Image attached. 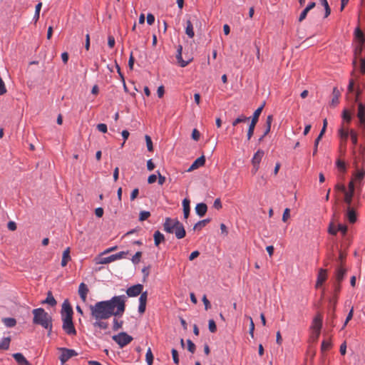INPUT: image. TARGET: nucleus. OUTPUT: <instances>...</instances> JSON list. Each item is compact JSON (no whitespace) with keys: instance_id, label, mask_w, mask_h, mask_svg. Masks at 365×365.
<instances>
[{"instance_id":"1","label":"nucleus","mask_w":365,"mask_h":365,"mask_svg":"<svg viewBox=\"0 0 365 365\" xmlns=\"http://www.w3.org/2000/svg\"><path fill=\"white\" fill-rule=\"evenodd\" d=\"M126 296L120 295L110 300L101 301L90 306L91 315L96 320L107 319L111 316L121 317L125 309Z\"/></svg>"},{"instance_id":"2","label":"nucleus","mask_w":365,"mask_h":365,"mask_svg":"<svg viewBox=\"0 0 365 365\" xmlns=\"http://www.w3.org/2000/svg\"><path fill=\"white\" fill-rule=\"evenodd\" d=\"M73 309L71 305L64 302L62 305L61 317L63 320V329L67 334L74 335L76 334L73 323Z\"/></svg>"},{"instance_id":"3","label":"nucleus","mask_w":365,"mask_h":365,"mask_svg":"<svg viewBox=\"0 0 365 365\" xmlns=\"http://www.w3.org/2000/svg\"><path fill=\"white\" fill-rule=\"evenodd\" d=\"M34 315L33 323L34 324L41 325L49 331L52 329V318L42 308L34 309L32 311Z\"/></svg>"},{"instance_id":"4","label":"nucleus","mask_w":365,"mask_h":365,"mask_svg":"<svg viewBox=\"0 0 365 365\" xmlns=\"http://www.w3.org/2000/svg\"><path fill=\"white\" fill-rule=\"evenodd\" d=\"M354 164L356 171L353 173L351 180L356 182L357 191L360 192L364 185L363 180L365 176V170L363 168H359L358 163L355 162Z\"/></svg>"},{"instance_id":"5","label":"nucleus","mask_w":365,"mask_h":365,"mask_svg":"<svg viewBox=\"0 0 365 365\" xmlns=\"http://www.w3.org/2000/svg\"><path fill=\"white\" fill-rule=\"evenodd\" d=\"M112 339L120 348H123L133 341V337L126 332H120L118 334L113 335Z\"/></svg>"},{"instance_id":"6","label":"nucleus","mask_w":365,"mask_h":365,"mask_svg":"<svg viewBox=\"0 0 365 365\" xmlns=\"http://www.w3.org/2000/svg\"><path fill=\"white\" fill-rule=\"evenodd\" d=\"M128 255H129V251H125V252L122 251L118 253L111 255L108 257H101L100 259V261L98 263L103 264H108L112 262H114V261L123 259V258H125Z\"/></svg>"},{"instance_id":"7","label":"nucleus","mask_w":365,"mask_h":365,"mask_svg":"<svg viewBox=\"0 0 365 365\" xmlns=\"http://www.w3.org/2000/svg\"><path fill=\"white\" fill-rule=\"evenodd\" d=\"M322 327V316L319 314L313 319L311 329L316 333V338H319Z\"/></svg>"},{"instance_id":"8","label":"nucleus","mask_w":365,"mask_h":365,"mask_svg":"<svg viewBox=\"0 0 365 365\" xmlns=\"http://www.w3.org/2000/svg\"><path fill=\"white\" fill-rule=\"evenodd\" d=\"M180 221L177 218L166 217L163 224L164 230L168 233H173L174 229L179 225Z\"/></svg>"},{"instance_id":"9","label":"nucleus","mask_w":365,"mask_h":365,"mask_svg":"<svg viewBox=\"0 0 365 365\" xmlns=\"http://www.w3.org/2000/svg\"><path fill=\"white\" fill-rule=\"evenodd\" d=\"M61 354L60 356V361L62 364H64L71 357L76 356L78 354L73 349H69L66 348H61Z\"/></svg>"},{"instance_id":"10","label":"nucleus","mask_w":365,"mask_h":365,"mask_svg":"<svg viewBox=\"0 0 365 365\" xmlns=\"http://www.w3.org/2000/svg\"><path fill=\"white\" fill-rule=\"evenodd\" d=\"M143 286L138 284L129 287L126 290L127 295L130 297H137L143 292Z\"/></svg>"},{"instance_id":"11","label":"nucleus","mask_w":365,"mask_h":365,"mask_svg":"<svg viewBox=\"0 0 365 365\" xmlns=\"http://www.w3.org/2000/svg\"><path fill=\"white\" fill-rule=\"evenodd\" d=\"M147 299H148L147 292H142L140 294V296L139 298V307H138V312L140 314H143L145 311Z\"/></svg>"},{"instance_id":"12","label":"nucleus","mask_w":365,"mask_h":365,"mask_svg":"<svg viewBox=\"0 0 365 365\" xmlns=\"http://www.w3.org/2000/svg\"><path fill=\"white\" fill-rule=\"evenodd\" d=\"M327 269H320L318 273L317 279L316 282V287L319 288L321 287L323 283L327 280Z\"/></svg>"},{"instance_id":"13","label":"nucleus","mask_w":365,"mask_h":365,"mask_svg":"<svg viewBox=\"0 0 365 365\" xmlns=\"http://www.w3.org/2000/svg\"><path fill=\"white\" fill-rule=\"evenodd\" d=\"M205 163V158L204 155H202L197 158L188 168L187 171L191 172L195 169H197L200 167H202Z\"/></svg>"},{"instance_id":"14","label":"nucleus","mask_w":365,"mask_h":365,"mask_svg":"<svg viewBox=\"0 0 365 365\" xmlns=\"http://www.w3.org/2000/svg\"><path fill=\"white\" fill-rule=\"evenodd\" d=\"M182 46L179 45L178 47V51H177L178 53L176 55V58L178 60V63L180 64V66L181 67H185L192 61V59L190 58L187 61H184L182 58Z\"/></svg>"},{"instance_id":"15","label":"nucleus","mask_w":365,"mask_h":365,"mask_svg":"<svg viewBox=\"0 0 365 365\" xmlns=\"http://www.w3.org/2000/svg\"><path fill=\"white\" fill-rule=\"evenodd\" d=\"M182 46L179 45L178 47V51H177L178 53L176 55V58L178 60V63L180 64V66L181 67H185L192 61V59L190 58L187 61H184L182 58Z\"/></svg>"},{"instance_id":"16","label":"nucleus","mask_w":365,"mask_h":365,"mask_svg":"<svg viewBox=\"0 0 365 365\" xmlns=\"http://www.w3.org/2000/svg\"><path fill=\"white\" fill-rule=\"evenodd\" d=\"M88 291H89L88 288L85 283L82 282L80 284L79 287H78V294H79L81 299H82V301L83 302H85L86 301L87 294L88 293Z\"/></svg>"},{"instance_id":"17","label":"nucleus","mask_w":365,"mask_h":365,"mask_svg":"<svg viewBox=\"0 0 365 365\" xmlns=\"http://www.w3.org/2000/svg\"><path fill=\"white\" fill-rule=\"evenodd\" d=\"M264 150H261V149H259L253 155L252 158V165H255L256 166L257 165H259L260 164V162L262 159V158L264 157Z\"/></svg>"},{"instance_id":"18","label":"nucleus","mask_w":365,"mask_h":365,"mask_svg":"<svg viewBox=\"0 0 365 365\" xmlns=\"http://www.w3.org/2000/svg\"><path fill=\"white\" fill-rule=\"evenodd\" d=\"M175 235V237L178 239H182L185 236V228L181 222H179V225L175 227L174 229V232Z\"/></svg>"},{"instance_id":"19","label":"nucleus","mask_w":365,"mask_h":365,"mask_svg":"<svg viewBox=\"0 0 365 365\" xmlns=\"http://www.w3.org/2000/svg\"><path fill=\"white\" fill-rule=\"evenodd\" d=\"M13 357L19 365H31L21 353L14 354Z\"/></svg>"},{"instance_id":"20","label":"nucleus","mask_w":365,"mask_h":365,"mask_svg":"<svg viewBox=\"0 0 365 365\" xmlns=\"http://www.w3.org/2000/svg\"><path fill=\"white\" fill-rule=\"evenodd\" d=\"M207 207L205 203H198L195 207V212L200 217H203L207 212Z\"/></svg>"},{"instance_id":"21","label":"nucleus","mask_w":365,"mask_h":365,"mask_svg":"<svg viewBox=\"0 0 365 365\" xmlns=\"http://www.w3.org/2000/svg\"><path fill=\"white\" fill-rule=\"evenodd\" d=\"M363 45H364V43L360 42L359 46L358 47H356L354 50V58L352 62L354 67H356V59L359 58V60L360 61V58H361V57H360V56L363 51Z\"/></svg>"},{"instance_id":"22","label":"nucleus","mask_w":365,"mask_h":365,"mask_svg":"<svg viewBox=\"0 0 365 365\" xmlns=\"http://www.w3.org/2000/svg\"><path fill=\"white\" fill-rule=\"evenodd\" d=\"M346 272V269H344L342 266L337 268L336 274V282L338 283H341L344 278Z\"/></svg>"},{"instance_id":"23","label":"nucleus","mask_w":365,"mask_h":365,"mask_svg":"<svg viewBox=\"0 0 365 365\" xmlns=\"http://www.w3.org/2000/svg\"><path fill=\"white\" fill-rule=\"evenodd\" d=\"M154 238V244L155 246H159L161 242L165 241V236L160 231L157 230L154 232L153 235Z\"/></svg>"},{"instance_id":"24","label":"nucleus","mask_w":365,"mask_h":365,"mask_svg":"<svg viewBox=\"0 0 365 365\" xmlns=\"http://www.w3.org/2000/svg\"><path fill=\"white\" fill-rule=\"evenodd\" d=\"M340 91L336 87H334L332 92L331 105L336 106L339 103Z\"/></svg>"},{"instance_id":"25","label":"nucleus","mask_w":365,"mask_h":365,"mask_svg":"<svg viewBox=\"0 0 365 365\" xmlns=\"http://www.w3.org/2000/svg\"><path fill=\"white\" fill-rule=\"evenodd\" d=\"M71 259L70 256V248L67 247L63 252L62 259H61V266L65 267L68 264V262Z\"/></svg>"},{"instance_id":"26","label":"nucleus","mask_w":365,"mask_h":365,"mask_svg":"<svg viewBox=\"0 0 365 365\" xmlns=\"http://www.w3.org/2000/svg\"><path fill=\"white\" fill-rule=\"evenodd\" d=\"M190 200L187 198H185L182 200L183 215H184L185 219H187L190 215Z\"/></svg>"},{"instance_id":"27","label":"nucleus","mask_w":365,"mask_h":365,"mask_svg":"<svg viewBox=\"0 0 365 365\" xmlns=\"http://www.w3.org/2000/svg\"><path fill=\"white\" fill-rule=\"evenodd\" d=\"M347 218L351 223H354L356 221V215L355 211L351 207H347Z\"/></svg>"},{"instance_id":"28","label":"nucleus","mask_w":365,"mask_h":365,"mask_svg":"<svg viewBox=\"0 0 365 365\" xmlns=\"http://www.w3.org/2000/svg\"><path fill=\"white\" fill-rule=\"evenodd\" d=\"M354 195V193L347 192V190L344 192V201L347 205V207H351Z\"/></svg>"},{"instance_id":"29","label":"nucleus","mask_w":365,"mask_h":365,"mask_svg":"<svg viewBox=\"0 0 365 365\" xmlns=\"http://www.w3.org/2000/svg\"><path fill=\"white\" fill-rule=\"evenodd\" d=\"M186 24H187V26H186V28H185V34L190 38H192L195 36V33H194V31H193L192 24V22L190 20H187Z\"/></svg>"},{"instance_id":"30","label":"nucleus","mask_w":365,"mask_h":365,"mask_svg":"<svg viewBox=\"0 0 365 365\" xmlns=\"http://www.w3.org/2000/svg\"><path fill=\"white\" fill-rule=\"evenodd\" d=\"M210 222V219H205L197 222L193 227L194 230H201L207 223Z\"/></svg>"},{"instance_id":"31","label":"nucleus","mask_w":365,"mask_h":365,"mask_svg":"<svg viewBox=\"0 0 365 365\" xmlns=\"http://www.w3.org/2000/svg\"><path fill=\"white\" fill-rule=\"evenodd\" d=\"M264 108V104L262 105L260 107H259L253 113L251 123H256L258 122L259 117L262 111V109Z\"/></svg>"},{"instance_id":"32","label":"nucleus","mask_w":365,"mask_h":365,"mask_svg":"<svg viewBox=\"0 0 365 365\" xmlns=\"http://www.w3.org/2000/svg\"><path fill=\"white\" fill-rule=\"evenodd\" d=\"M43 303L48 304L52 307L55 306L56 304V301L54 299L53 296L52 295L51 292H48L47 293V297L46 299L43 302Z\"/></svg>"},{"instance_id":"33","label":"nucleus","mask_w":365,"mask_h":365,"mask_svg":"<svg viewBox=\"0 0 365 365\" xmlns=\"http://www.w3.org/2000/svg\"><path fill=\"white\" fill-rule=\"evenodd\" d=\"M2 321L4 325L7 327H14L16 324V321L14 318H4Z\"/></svg>"},{"instance_id":"34","label":"nucleus","mask_w":365,"mask_h":365,"mask_svg":"<svg viewBox=\"0 0 365 365\" xmlns=\"http://www.w3.org/2000/svg\"><path fill=\"white\" fill-rule=\"evenodd\" d=\"M11 339L10 337L4 338L0 342V350H6L9 347Z\"/></svg>"},{"instance_id":"35","label":"nucleus","mask_w":365,"mask_h":365,"mask_svg":"<svg viewBox=\"0 0 365 365\" xmlns=\"http://www.w3.org/2000/svg\"><path fill=\"white\" fill-rule=\"evenodd\" d=\"M342 118L344 120L346 121L348 123H349L351 120V113L348 109H344L342 112Z\"/></svg>"},{"instance_id":"36","label":"nucleus","mask_w":365,"mask_h":365,"mask_svg":"<svg viewBox=\"0 0 365 365\" xmlns=\"http://www.w3.org/2000/svg\"><path fill=\"white\" fill-rule=\"evenodd\" d=\"M248 120L249 118H247L244 115H241L232 122V125L236 126L237 124L240 123H246Z\"/></svg>"},{"instance_id":"37","label":"nucleus","mask_w":365,"mask_h":365,"mask_svg":"<svg viewBox=\"0 0 365 365\" xmlns=\"http://www.w3.org/2000/svg\"><path fill=\"white\" fill-rule=\"evenodd\" d=\"M145 359L147 361L148 365H152L153 362V354L152 353V351L150 348H149L147 350L146 354H145Z\"/></svg>"},{"instance_id":"38","label":"nucleus","mask_w":365,"mask_h":365,"mask_svg":"<svg viewBox=\"0 0 365 365\" xmlns=\"http://www.w3.org/2000/svg\"><path fill=\"white\" fill-rule=\"evenodd\" d=\"M93 326L95 327H99L102 329H107L108 327V324L101 320H96V322L93 323Z\"/></svg>"},{"instance_id":"39","label":"nucleus","mask_w":365,"mask_h":365,"mask_svg":"<svg viewBox=\"0 0 365 365\" xmlns=\"http://www.w3.org/2000/svg\"><path fill=\"white\" fill-rule=\"evenodd\" d=\"M41 7H42V3L41 2H39L36 6L35 14H34V19L35 22H36L38 20V19H39L40 11H41Z\"/></svg>"},{"instance_id":"40","label":"nucleus","mask_w":365,"mask_h":365,"mask_svg":"<svg viewBox=\"0 0 365 365\" xmlns=\"http://www.w3.org/2000/svg\"><path fill=\"white\" fill-rule=\"evenodd\" d=\"M145 139L148 150L150 152H153V142H152L151 138L149 135H145Z\"/></svg>"},{"instance_id":"41","label":"nucleus","mask_w":365,"mask_h":365,"mask_svg":"<svg viewBox=\"0 0 365 365\" xmlns=\"http://www.w3.org/2000/svg\"><path fill=\"white\" fill-rule=\"evenodd\" d=\"M355 35L356 37L358 38L361 43H364L365 38L364 33L361 31V30L359 28H356L355 30Z\"/></svg>"},{"instance_id":"42","label":"nucleus","mask_w":365,"mask_h":365,"mask_svg":"<svg viewBox=\"0 0 365 365\" xmlns=\"http://www.w3.org/2000/svg\"><path fill=\"white\" fill-rule=\"evenodd\" d=\"M256 126V123H250L248 130H247V140H250L254 134L255 128Z\"/></svg>"},{"instance_id":"43","label":"nucleus","mask_w":365,"mask_h":365,"mask_svg":"<svg viewBox=\"0 0 365 365\" xmlns=\"http://www.w3.org/2000/svg\"><path fill=\"white\" fill-rule=\"evenodd\" d=\"M336 164L337 168L340 171H341L342 173H345L346 171V164L344 161L339 159V160H337Z\"/></svg>"},{"instance_id":"44","label":"nucleus","mask_w":365,"mask_h":365,"mask_svg":"<svg viewBox=\"0 0 365 365\" xmlns=\"http://www.w3.org/2000/svg\"><path fill=\"white\" fill-rule=\"evenodd\" d=\"M123 321H118L117 319H113V331H118V329H121L123 327Z\"/></svg>"},{"instance_id":"45","label":"nucleus","mask_w":365,"mask_h":365,"mask_svg":"<svg viewBox=\"0 0 365 365\" xmlns=\"http://www.w3.org/2000/svg\"><path fill=\"white\" fill-rule=\"evenodd\" d=\"M349 134H350V138H351L352 143L354 144V145H356L357 142H358L357 133L354 130H351L349 131Z\"/></svg>"},{"instance_id":"46","label":"nucleus","mask_w":365,"mask_h":365,"mask_svg":"<svg viewBox=\"0 0 365 365\" xmlns=\"http://www.w3.org/2000/svg\"><path fill=\"white\" fill-rule=\"evenodd\" d=\"M356 189V182L353 180H351L348 184V190L347 192H351L355 194V191Z\"/></svg>"},{"instance_id":"47","label":"nucleus","mask_w":365,"mask_h":365,"mask_svg":"<svg viewBox=\"0 0 365 365\" xmlns=\"http://www.w3.org/2000/svg\"><path fill=\"white\" fill-rule=\"evenodd\" d=\"M150 216V213L148 211H141L139 215V220L144 221Z\"/></svg>"},{"instance_id":"48","label":"nucleus","mask_w":365,"mask_h":365,"mask_svg":"<svg viewBox=\"0 0 365 365\" xmlns=\"http://www.w3.org/2000/svg\"><path fill=\"white\" fill-rule=\"evenodd\" d=\"M209 330L212 333H215L217 331V327L215 322L213 319H210L208 322Z\"/></svg>"},{"instance_id":"49","label":"nucleus","mask_w":365,"mask_h":365,"mask_svg":"<svg viewBox=\"0 0 365 365\" xmlns=\"http://www.w3.org/2000/svg\"><path fill=\"white\" fill-rule=\"evenodd\" d=\"M250 320V331L249 333L252 338H254L255 324L251 317H247Z\"/></svg>"},{"instance_id":"50","label":"nucleus","mask_w":365,"mask_h":365,"mask_svg":"<svg viewBox=\"0 0 365 365\" xmlns=\"http://www.w3.org/2000/svg\"><path fill=\"white\" fill-rule=\"evenodd\" d=\"M328 232L330 235H336L337 233V227L334 225L333 222H331L329 224V228H328Z\"/></svg>"},{"instance_id":"51","label":"nucleus","mask_w":365,"mask_h":365,"mask_svg":"<svg viewBox=\"0 0 365 365\" xmlns=\"http://www.w3.org/2000/svg\"><path fill=\"white\" fill-rule=\"evenodd\" d=\"M142 252H137L132 257L131 260L133 264H138L141 258Z\"/></svg>"},{"instance_id":"52","label":"nucleus","mask_w":365,"mask_h":365,"mask_svg":"<svg viewBox=\"0 0 365 365\" xmlns=\"http://www.w3.org/2000/svg\"><path fill=\"white\" fill-rule=\"evenodd\" d=\"M187 350L193 354L195 351V349H196L195 344L190 339H187Z\"/></svg>"},{"instance_id":"53","label":"nucleus","mask_w":365,"mask_h":365,"mask_svg":"<svg viewBox=\"0 0 365 365\" xmlns=\"http://www.w3.org/2000/svg\"><path fill=\"white\" fill-rule=\"evenodd\" d=\"M334 190L336 191V192H345L347 189L346 188V187L344 186V184H341V183H337L335 187H334Z\"/></svg>"},{"instance_id":"54","label":"nucleus","mask_w":365,"mask_h":365,"mask_svg":"<svg viewBox=\"0 0 365 365\" xmlns=\"http://www.w3.org/2000/svg\"><path fill=\"white\" fill-rule=\"evenodd\" d=\"M171 353H172V357H173L174 363L175 364H179V356H178V351L175 349H173L171 351Z\"/></svg>"},{"instance_id":"55","label":"nucleus","mask_w":365,"mask_h":365,"mask_svg":"<svg viewBox=\"0 0 365 365\" xmlns=\"http://www.w3.org/2000/svg\"><path fill=\"white\" fill-rule=\"evenodd\" d=\"M341 232L342 235L344 236L347 232V226L343 224H339L337 225V232Z\"/></svg>"},{"instance_id":"56","label":"nucleus","mask_w":365,"mask_h":365,"mask_svg":"<svg viewBox=\"0 0 365 365\" xmlns=\"http://www.w3.org/2000/svg\"><path fill=\"white\" fill-rule=\"evenodd\" d=\"M331 346V344L329 341H323L322 343V351H325L329 350Z\"/></svg>"},{"instance_id":"57","label":"nucleus","mask_w":365,"mask_h":365,"mask_svg":"<svg viewBox=\"0 0 365 365\" xmlns=\"http://www.w3.org/2000/svg\"><path fill=\"white\" fill-rule=\"evenodd\" d=\"M358 152H359V155L362 156V164H364L365 163V159H364L365 147L363 146L362 145H360L359 146Z\"/></svg>"},{"instance_id":"58","label":"nucleus","mask_w":365,"mask_h":365,"mask_svg":"<svg viewBox=\"0 0 365 365\" xmlns=\"http://www.w3.org/2000/svg\"><path fill=\"white\" fill-rule=\"evenodd\" d=\"M289 217H290V209L286 208L284 210V212L282 215V221L285 222Z\"/></svg>"},{"instance_id":"59","label":"nucleus","mask_w":365,"mask_h":365,"mask_svg":"<svg viewBox=\"0 0 365 365\" xmlns=\"http://www.w3.org/2000/svg\"><path fill=\"white\" fill-rule=\"evenodd\" d=\"M359 71L361 73L365 74V57L360 58Z\"/></svg>"},{"instance_id":"60","label":"nucleus","mask_w":365,"mask_h":365,"mask_svg":"<svg viewBox=\"0 0 365 365\" xmlns=\"http://www.w3.org/2000/svg\"><path fill=\"white\" fill-rule=\"evenodd\" d=\"M339 132L340 137L342 139H344V141H346L349 136V132L348 130H344L343 128L340 129Z\"/></svg>"},{"instance_id":"61","label":"nucleus","mask_w":365,"mask_h":365,"mask_svg":"<svg viewBox=\"0 0 365 365\" xmlns=\"http://www.w3.org/2000/svg\"><path fill=\"white\" fill-rule=\"evenodd\" d=\"M6 93V88L5 86V83L3 81V79L1 78V77H0V96L4 95Z\"/></svg>"},{"instance_id":"62","label":"nucleus","mask_w":365,"mask_h":365,"mask_svg":"<svg viewBox=\"0 0 365 365\" xmlns=\"http://www.w3.org/2000/svg\"><path fill=\"white\" fill-rule=\"evenodd\" d=\"M97 129L103 133H106L108 130L107 125L105 123H99L97 125Z\"/></svg>"},{"instance_id":"63","label":"nucleus","mask_w":365,"mask_h":365,"mask_svg":"<svg viewBox=\"0 0 365 365\" xmlns=\"http://www.w3.org/2000/svg\"><path fill=\"white\" fill-rule=\"evenodd\" d=\"M346 257V254L344 253V252L340 251L339 257H338V261L340 262L341 266H342Z\"/></svg>"},{"instance_id":"64","label":"nucleus","mask_w":365,"mask_h":365,"mask_svg":"<svg viewBox=\"0 0 365 365\" xmlns=\"http://www.w3.org/2000/svg\"><path fill=\"white\" fill-rule=\"evenodd\" d=\"M200 132L197 129L195 128L192 133V138L194 140L197 141L200 139Z\"/></svg>"}]
</instances>
